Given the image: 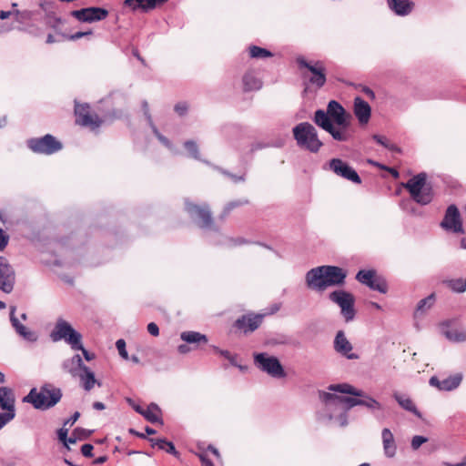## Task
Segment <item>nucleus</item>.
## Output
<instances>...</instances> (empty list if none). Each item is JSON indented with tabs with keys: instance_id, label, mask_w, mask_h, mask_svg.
<instances>
[{
	"instance_id": "f257e3e1",
	"label": "nucleus",
	"mask_w": 466,
	"mask_h": 466,
	"mask_svg": "<svg viewBox=\"0 0 466 466\" xmlns=\"http://www.w3.org/2000/svg\"><path fill=\"white\" fill-rule=\"evenodd\" d=\"M335 391H319V399L324 404L325 418L328 420H335L339 426L348 425V411L360 406L361 397H346L336 394Z\"/></svg>"
},
{
	"instance_id": "f03ea898",
	"label": "nucleus",
	"mask_w": 466,
	"mask_h": 466,
	"mask_svg": "<svg viewBox=\"0 0 466 466\" xmlns=\"http://www.w3.org/2000/svg\"><path fill=\"white\" fill-rule=\"evenodd\" d=\"M62 396V390L59 388L46 383L38 390L33 388L23 400L31 403L36 410H46L56 406Z\"/></svg>"
},
{
	"instance_id": "7ed1b4c3",
	"label": "nucleus",
	"mask_w": 466,
	"mask_h": 466,
	"mask_svg": "<svg viewBox=\"0 0 466 466\" xmlns=\"http://www.w3.org/2000/svg\"><path fill=\"white\" fill-rule=\"evenodd\" d=\"M328 390L330 391L349 394L354 397H361L360 406L366 407L373 414L376 420L380 421L385 420L384 406L371 396L367 395L363 390H358L349 383L331 384L328 387Z\"/></svg>"
},
{
	"instance_id": "20e7f679",
	"label": "nucleus",
	"mask_w": 466,
	"mask_h": 466,
	"mask_svg": "<svg viewBox=\"0 0 466 466\" xmlns=\"http://www.w3.org/2000/svg\"><path fill=\"white\" fill-rule=\"evenodd\" d=\"M403 187L408 190L411 199L421 206L430 204L433 199V189L427 183L425 173L413 176L403 184Z\"/></svg>"
},
{
	"instance_id": "39448f33",
	"label": "nucleus",
	"mask_w": 466,
	"mask_h": 466,
	"mask_svg": "<svg viewBox=\"0 0 466 466\" xmlns=\"http://www.w3.org/2000/svg\"><path fill=\"white\" fill-rule=\"evenodd\" d=\"M297 145L312 153H317L323 143L319 139L316 128L309 122H301L292 129Z\"/></svg>"
},
{
	"instance_id": "423d86ee",
	"label": "nucleus",
	"mask_w": 466,
	"mask_h": 466,
	"mask_svg": "<svg viewBox=\"0 0 466 466\" xmlns=\"http://www.w3.org/2000/svg\"><path fill=\"white\" fill-rule=\"evenodd\" d=\"M297 64L304 80L318 88L326 83V70L320 61H307L303 56L297 58Z\"/></svg>"
},
{
	"instance_id": "0eeeda50",
	"label": "nucleus",
	"mask_w": 466,
	"mask_h": 466,
	"mask_svg": "<svg viewBox=\"0 0 466 466\" xmlns=\"http://www.w3.org/2000/svg\"><path fill=\"white\" fill-rule=\"evenodd\" d=\"M50 338L55 342L65 340L71 349L81 348L82 335L63 319H57Z\"/></svg>"
},
{
	"instance_id": "6e6552de",
	"label": "nucleus",
	"mask_w": 466,
	"mask_h": 466,
	"mask_svg": "<svg viewBox=\"0 0 466 466\" xmlns=\"http://www.w3.org/2000/svg\"><path fill=\"white\" fill-rule=\"evenodd\" d=\"M329 299L336 303L340 308V313L346 322L352 321L356 315L354 309L355 299L354 296L343 289L332 291L329 295Z\"/></svg>"
},
{
	"instance_id": "1a4fd4ad",
	"label": "nucleus",
	"mask_w": 466,
	"mask_h": 466,
	"mask_svg": "<svg viewBox=\"0 0 466 466\" xmlns=\"http://www.w3.org/2000/svg\"><path fill=\"white\" fill-rule=\"evenodd\" d=\"M186 211L188 213L192 220H194L198 227L205 229L217 230L214 226L211 212L208 205L201 206L195 205L192 202L186 200Z\"/></svg>"
},
{
	"instance_id": "9d476101",
	"label": "nucleus",
	"mask_w": 466,
	"mask_h": 466,
	"mask_svg": "<svg viewBox=\"0 0 466 466\" xmlns=\"http://www.w3.org/2000/svg\"><path fill=\"white\" fill-rule=\"evenodd\" d=\"M254 363L260 370L273 378H283L286 375L278 358L267 353H255Z\"/></svg>"
},
{
	"instance_id": "9b49d317",
	"label": "nucleus",
	"mask_w": 466,
	"mask_h": 466,
	"mask_svg": "<svg viewBox=\"0 0 466 466\" xmlns=\"http://www.w3.org/2000/svg\"><path fill=\"white\" fill-rule=\"evenodd\" d=\"M314 122L322 129L329 132L332 138L337 141L345 142L349 141L351 137V135L349 131L339 130L334 127L332 120L327 111L322 109L317 110L314 115Z\"/></svg>"
},
{
	"instance_id": "f8f14e48",
	"label": "nucleus",
	"mask_w": 466,
	"mask_h": 466,
	"mask_svg": "<svg viewBox=\"0 0 466 466\" xmlns=\"http://www.w3.org/2000/svg\"><path fill=\"white\" fill-rule=\"evenodd\" d=\"M28 147L35 153L52 155L62 149V144L52 135L27 140Z\"/></svg>"
},
{
	"instance_id": "ddd939ff",
	"label": "nucleus",
	"mask_w": 466,
	"mask_h": 466,
	"mask_svg": "<svg viewBox=\"0 0 466 466\" xmlns=\"http://www.w3.org/2000/svg\"><path fill=\"white\" fill-rule=\"evenodd\" d=\"M327 112L339 130L349 131L351 116L337 101L331 100L328 104Z\"/></svg>"
},
{
	"instance_id": "4468645a",
	"label": "nucleus",
	"mask_w": 466,
	"mask_h": 466,
	"mask_svg": "<svg viewBox=\"0 0 466 466\" xmlns=\"http://www.w3.org/2000/svg\"><path fill=\"white\" fill-rule=\"evenodd\" d=\"M76 122L80 126L89 127L92 130L100 127L102 120L96 115L91 114L87 105H76Z\"/></svg>"
},
{
	"instance_id": "2eb2a0df",
	"label": "nucleus",
	"mask_w": 466,
	"mask_h": 466,
	"mask_svg": "<svg viewBox=\"0 0 466 466\" xmlns=\"http://www.w3.org/2000/svg\"><path fill=\"white\" fill-rule=\"evenodd\" d=\"M15 283L14 268L4 257H0V290L9 294L13 291Z\"/></svg>"
},
{
	"instance_id": "dca6fc26",
	"label": "nucleus",
	"mask_w": 466,
	"mask_h": 466,
	"mask_svg": "<svg viewBox=\"0 0 466 466\" xmlns=\"http://www.w3.org/2000/svg\"><path fill=\"white\" fill-rule=\"evenodd\" d=\"M329 167L332 172H334L339 177H341L355 184L361 183V179L358 173L346 162L342 161L339 158H332L331 160H329Z\"/></svg>"
},
{
	"instance_id": "f3484780",
	"label": "nucleus",
	"mask_w": 466,
	"mask_h": 466,
	"mask_svg": "<svg viewBox=\"0 0 466 466\" xmlns=\"http://www.w3.org/2000/svg\"><path fill=\"white\" fill-rule=\"evenodd\" d=\"M108 11L102 7H87L72 12V15L80 22L93 23L105 19Z\"/></svg>"
},
{
	"instance_id": "a211bd4d",
	"label": "nucleus",
	"mask_w": 466,
	"mask_h": 466,
	"mask_svg": "<svg viewBox=\"0 0 466 466\" xmlns=\"http://www.w3.org/2000/svg\"><path fill=\"white\" fill-rule=\"evenodd\" d=\"M441 227L446 230H451L455 233H463L460 212L455 205L448 207L444 218L441 223Z\"/></svg>"
},
{
	"instance_id": "6ab92c4d",
	"label": "nucleus",
	"mask_w": 466,
	"mask_h": 466,
	"mask_svg": "<svg viewBox=\"0 0 466 466\" xmlns=\"http://www.w3.org/2000/svg\"><path fill=\"white\" fill-rule=\"evenodd\" d=\"M307 287L317 291H324L328 287L322 266L311 268L305 276Z\"/></svg>"
},
{
	"instance_id": "aec40b11",
	"label": "nucleus",
	"mask_w": 466,
	"mask_h": 466,
	"mask_svg": "<svg viewBox=\"0 0 466 466\" xmlns=\"http://www.w3.org/2000/svg\"><path fill=\"white\" fill-rule=\"evenodd\" d=\"M462 374L456 373L443 380H440L436 376L431 377L429 384L441 391H451L456 390L462 381Z\"/></svg>"
},
{
	"instance_id": "412c9836",
	"label": "nucleus",
	"mask_w": 466,
	"mask_h": 466,
	"mask_svg": "<svg viewBox=\"0 0 466 466\" xmlns=\"http://www.w3.org/2000/svg\"><path fill=\"white\" fill-rule=\"evenodd\" d=\"M15 306L10 307V322L15 332L24 339L29 342H35L38 339V335L35 331L27 329L15 317Z\"/></svg>"
},
{
	"instance_id": "4be33fe9",
	"label": "nucleus",
	"mask_w": 466,
	"mask_h": 466,
	"mask_svg": "<svg viewBox=\"0 0 466 466\" xmlns=\"http://www.w3.org/2000/svg\"><path fill=\"white\" fill-rule=\"evenodd\" d=\"M352 345L342 330L338 331L334 339V350L348 360H357L359 355L352 352Z\"/></svg>"
},
{
	"instance_id": "5701e85b",
	"label": "nucleus",
	"mask_w": 466,
	"mask_h": 466,
	"mask_svg": "<svg viewBox=\"0 0 466 466\" xmlns=\"http://www.w3.org/2000/svg\"><path fill=\"white\" fill-rule=\"evenodd\" d=\"M325 274L327 287L339 286L345 283L347 272L336 266H322Z\"/></svg>"
},
{
	"instance_id": "b1692460",
	"label": "nucleus",
	"mask_w": 466,
	"mask_h": 466,
	"mask_svg": "<svg viewBox=\"0 0 466 466\" xmlns=\"http://www.w3.org/2000/svg\"><path fill=\"white\" fill-rule=\"evenodd\" d=\"M388 7L396 15H409L414 9L415 4L411 0H387Z\"/></svg>"
},
{
	"instance_id": "393cba45",
	"label": "nucleus",
	"mask_w": 466,
	"mask_h": 466,
	"mask_svg": "<svg viewBox=\"0 0 466 466\" xmlns=\"http://www.w3.org/2000/svg\"><path fill=\"white\" fill-rule=\"evenodd\" d=\"M61 366L65 372L69 373L74 378L77 377L80 371L83 370V368L86 367L79 354L66 359Z\"/></svg>"
},
{
	"instance_id": "a878e982",
	"label": "nucleus",
	"mask_w": 466,
	"mask_h": 466,
	"mask_svg": "<svg viewBox=\"0 0 466 466\" xmlns=\"http://www.w3.org/2000/svg\"><path fill=\"white\" fill-rule=\"evenodd\" d=\"M262 315H247L236 321V326L245 333L257 329L262 322Z\"/></svg>"
},
{
	"instance_id": "bb28decb",
	"label": "nucleus",
	"mask_w": 466,
	"mask_h": 466,
	"mask_svg": "<svg viewBox=\"0 0 466 466\" xmlns=\"http://www.w3.org/2000/svg\"><path fill=\"white\" fill-rule=\"evenodd\" d=\"M354 114L361 125L369 122L371 114L370 105L360 97L354 99Z\"/></svg>"
},
{
	"instance_id": "cd10ccee",
	"label": "nucleus",
	"mask_w": 466,
	"mask_h": 466,
	"mask_svg": "<svg viewBox=\"0 0 466 466\" xmlns=\"http://www.w3.org/2000/svg\"><path fill=\"white\" fill-rule=\"evenodd\" d=\"M383 452L387 458H393L397 452L394 436L390 429L384 428L381 431Z\"/></svg>"
},
{
	"instance_id": "c85d7f7f",
	"label": "nucleus",
	"mask_w": 466,
	"mask_h": 466,
	"mask_svg": "<svg viewBox=\"0 0 466 466\" xmlns=\"http://www.w3.org/2000/svg\"><path fill=\"white\" fill-rule=\"evenodd\" d=\"M167 1V0H125L124 5L134 11L140 9L144 12H147Z\"/></svg>"
},
{
	"instance_id": "c756f323",
	"label": "nucleus",
	"mask_w": 466,
	"mask_h": 466,
	"mask_svg": "<svg viewBox=\"0 0 466 466\" xmlns=\"http://www.w3.org/2000/svg\"><path fill=\"white\" fill-rule=\"evenodd\" d=\"M392 397L403 410L413 413L419 418L421 416L413 400L407 394L395 391Z\"/></svg>"
},
{
	"instance_id": "7c9ffc66",
	"label": "nucleus",
	"mask_w": 466,
	"mask_h": 466,
	"mask_svg": "<svg viewBox=\"0 0 466 466\" xmlns=\"http://www.w3.org/2000/svg\"><path fill=\"white\" fill-rule=\"evenodd\" d=\"M15 399L13 390L7 387H0V409L15 410Z\"/></svg>"
},
{
	"instance_id": "2f4dec72",
	"label": "nucleus",
	"mask_w": 466,
	"mask_h": 466,
	"mask_svg": "<svg viewBox=\"0 0 466 466\" xmlns=\"http://www.w3.org/2000/svg\"><path fill=\"white\" fill-rule=\"evenodd\" d=\"M77 377L79 378L83 388L86 391L91 390L95 384H97L98 386L101 385L100 382L96 380L94 372L86 366L83 368V370L80 371Z\"/></svg>"
},
{
	"instance_id": "473e14b6",
	"label": "nucleus",
	"mask_w": 466,
	"mask_h": 466,
	"mask_svg": "<svg viewBox=\"0 0 466 466\" xmlns=\"http://www.w3.org/2000/svg\"><path fill=\"white\" fill-rule=\"evenodd\" d=\"M435 302V295L431 294L427 298L420 299L414 310V319H419L424 316V314L431 309Z\"/></svg>"
},
{
	"instance_id": "72a5a7b5",
	"label": "nucleus",
	"mask_w": 466,
	"mask_h": 466,
	"mask_svg": "<svg viewBox=\"0 0 466 466\" xmlns=\"http://www.w3.org/2000/svg\"><path fill=\"white\" fill-rule=\"evenodd\" d=\"M142 106H143L144 114L147 116V118L148 120V123H149V125H150V127L152 128V131L155 134V136L157 137V139L159 140V142L161 144H163L167 148L172 149V145H171L170 141L166 137H164L158 131V129L156 127V126L153 124L151 115L149 114V108H148L147 102L144 101L143 104H142Z\"/></svg>"
},
{
	"instance_id": "f704fd0d",
	"label": "nucleus",
	"mask_w": 466,
	"mask_h": 466,
	"mask_svg": "<svg viewBox=\"0 0 466 466\" xmlns=\"http://www.w3.org/2000/svg\"><path fill=\"white\" fill-rule=\"evenodd\" d=\"M242 82L245 91L258 90L262 86V82L255 76L253 72H247L243 76Z\"/></svg>"
},
{
	"instance_id": "c9c22d12",
	"label": "nucleus",
	"mask_w": 466,
	"mask_h": 466,
	"mask_svg": "<svg viewBox=\"0 0 466 466\" xmlns=\"http://www.w3.org/2000/svg\"><path fill=\"white\" fill-rule=\"evenodd\" d=\"M180 339L188 344H201L208 342V337L198 331H183L180 334Z\"/></svg>"
},
{
	"instance_id": "e433bc0d",
	"label": "nucleus",
	"mask_w": 466,
	"mask_h": 466,
	"mask_svg": "<svg viewBox=\"0 0 466 466\" xmlns=\"http://www.w3.org/2000/svg\"><path fill=\"white\" fill-rule=\"evenodd\" d=\"M142 416L151 423H163L161 420V410L156 403H150Z\"/></svg>"
},
{
	"instance_id": "4c0bfd02",
	"label": "nucleus",
	"mask_w": 466,
	"mask_h": 466,
	"mask_svg": "<svg viewBox=\"0 0 466 466\" xmlns=\"http://www.w3.org/2000/svg\"><path fill=\"white\" fill-rule=\"evenodd\" d=\"M445 337L453 342H463L466 340V329H449L444 331Z\"/></svg>"
},
{
	"instance_id": "58836bf2",
	"label": "nucleus",
	"mask_w": 466,
	"mask_h": 466,
	"mask_svg": "<svg viewBox=\"0 0 466 466\" xmlns=\"http://www.w3.org/2000/svg\"><path fill=\"white\" fill-rule=\"evenodd\" d=\"M249 56L257 59H265L273 56V54L263 47L258 46H250L248 47Z\"/></svg>"
},
{
	"instance_id": "ea45409f",
	"label": "nucleus",
	"mask_w": 466,
	"mask_h": 466,
	"mask_svg": "<svg viewBox=\"0 0 466 466\" xmlns=\"http://www.w3.org/2000/svg\"><path fill=\"white\" fill-rule=\"evenodd\" d=\"M448 288L456 293H462L466 290V280L463 279H451L445 281Z\"/></svg>"
},
{
	"instance_id": "a19ab883",
	"label": "nucleus",
	"mask_w": 466,
	"mask_h": 466,
	"mask_svg": "<svg viewBox=\"0 0 466 466\" xmlns=\"http://www.w3.org/2000/svg\"><path fill=\"white\" fill-rule=\"evenodd\" d=\"M368 287L370 289L377 290L382 294H385L388 290L386 281L383 279L378 277L376 274L374 275L372 281L369 284Z\"/></svg>"
},
{
	"instance_id": "79ce46f5",
	"label": "nucleus",
	"mask_w": 466,
	"mask_h": 466,
	"mask_svg": "<svg viewBox=\"0 0 466 466\" xmlns=\"http://www.w3.org/2000/svg\"><path fill=\"white\" fill-rule=\"evenodd\" d=\"M372 138L380 145H381L382 147H386L387 149H389L390 151H392V152H398L400 153V149L398 146H396L395 144L391 143L386 137H383V136H380V135H373L372 136Z\"/></svg>"
},
{
	"instance_id": "37998d69",
	"label": "nucleus",
	"mask_w": 466,
	"mask_h": 466,
	"mask_svg": "<svg viewBox=\"0 0 466 466\" xmlns=\"http://www.w3.org/2000/svg\"><path fill=\"white\" fill-rule=\"evenodd\" d=\"M376 274L375 270H360L356 275V279L363 285L369 286V284L372 281L374 275Z\"/></svg>"
},
{
	"instance_id": "c03bdc74",
	"label": "nucleus",
	"mask_w": 466,
	"mask_h": 466,
	"mask_svg": "<svg viewBox=\"0 0 466 466\" xmlns=\"http://www.w3.org/2000/svg\"><path fill=\"white\" fill-rule=\"evenodd\" d=\"M184 147L187 149L188 156L194 159L202 161L197 143L193 140H187L184 143Z\"/></svg>"
},
{
	"instance_id": "a18cd8bd",
	"label": "nucleus",
	"mask_w": 466,
	"mask_h": 466,
	"mask_svg": "<svg viewBox=\"0 0 466 466\" xmlns=\"http://www.w3.org/2000/svg\"><path fill=\"white\" fill-rule=\"evenodd\" d=\"M4 410V412H0V431L15 417V410Z\"/></svg>"
},
{
	"instance_id": "49530a36",
	"label": "nucleus",
	"mask_w": 466,
	"mask_h": 466,
	"mask_svg": "<svg viewBox=\"0 0 466 466\" xmlns=\"http://www.w3.org/2000/svg\"><path fill=\"white\" fill-rule=\"evenodd\" d=\"M157 443V448L159 450L166 451L167 453L172 454L174 456H177V451L174 446V444L171 441H168L165 439H162Z\"/></svg>"
},
{
	"instance_id": "de8ad7c7",
	"label": "nucleus",
	"mask_w": 466,
	"mask_h": 466,
	"mask_svg": "<svg viewBox=\"0 0 466 466\" xmlns=\"http://www.w3.org/2000/svg\"><path fill=\"white\" fill-rule=\"evenodd\" d=\"M116 347L118 350V353L119 355L124 359V360H128V353L126 350V342L124 339H117L116 342Z\"/></svg>"
},
{
	"instance_id": "09e8293b",
	"label": "nucleus",
	"mask_w": 466,
	"mask_h": 466,
	"mask_svg": "<svg viewBox=\"0 0 466 466\" xmlns=\"http://www.w3.org/2000/svg\"><path fill=\"white\" fill-rule=\"evenodd\" d=\"M67 434H68V429L66 427H62L59 430H57V437L58 440L66 446H67Z\"/></svg>"
},
{
	"instance_id": "8fccbe9b",
	"label": "nucleus",
	"mask_w": 466,
	"mask_h": 466,
	"mask_svg": "<svg viewBox=\"0 0 466 466\" xmlns=\"http://www.w3.org/2000/svg\"><path fill=\"white\" fill-rule=\"evenodd\" d=\"M427 438L416 435L411 440V447L413 450H418L423 443L427 441Z\"/></svg>"
},
{
	"instance_id": "3c124183",
	"label": "nucleus",
	"mask_w": 466,
	"mask_h": 466,
	"mask_svg": "<svg viewBox=\"0 0 466 466\" xmlns=\"http://www.w3.org/2000/svg\"><path fill=\"white\" fill-rule=\"evenodd\" d=\"M175 112L180 116H185L188 110V105L186 102H179L174 107Z\"/></svg>"
},
{
	"instance_id": "603ef678",
	"label": "nucleus",
	"mask_w": 466,
	"mask_h": 466,
	"mask_svg": "<svg viewBox=\"0 0 466 466\" xmlns=\"http://www.w3.org/2000/svg\"><path fill=\"white\" fill-rule=\"evenodd\" d=\"M89 434H90V431H88L87 430L82 429V428H76L73 431V435L77 436V438L79 440H84V439L87 438L89 436Z\"/></svg>"
},
{
	"instance_id": "864d4df0",
	"label": "nucleus",
	"mask_w": 466,
	"mask_h": 466,
	"mask_svg": "<svg viewBox=\"0 0 466 466\" xmlns=\"http://www.w3.org/2000/svg\"><path fill=\"white\" fill-rule=\"evenodd\" d=\"M92 35V31H90V30L86 31V32L79 31V32H76L75 34H72V35L66 36V38L71 41H76V40L80 39L83 36H86V35Z\"/></svg>"
},
{
	"instance_id": "5fc2aeb1",
	"label": "nucleus",
	"mask_w": 466,
	"mask_h": 466,
	"mask_svg": "<svg viewBox=\"0 0 466 466\" xmlns=\"http://www.w3.org/2000/svg\"><path fill=\"white\" fill-rule=\"evenodd\" d=\"M93 445L86 443L81 447V452L85 457L91 458L93 456Z\"/></svg>"
},
{
	"instance_id": "6e6d98bb",
	"label": "nucleus",
	"mask_w": 466,
	"mask_h": 466,
	"mask_svg": "<svg viewBox=\"0 0 466 466\" xmlns=\"http://www.w3.org/2000/svg\"><path fill=\"white\" fill-rule=\"evenodd\" d=\"M9 241V236L6 235L2 228H0V250H4Z\"/></svg>"
},
{
	"instance_id": "4d7b16f0",
	"label": "nucleus",
	"mask_w": 466,
	"mask_h": 466,
	"mask_svg": "<svg viewBox=\"0 0 466 466\" xmlns=\"http://www.w3.org/2000/svg\"><path fill=\"white\" fill-rule=\"evenodd\" d=\"M245 203H247V201H245ZM242 204H244V202L241 201H233L228 203L224 208L223 216H227L235 207L241 206Z\"/></svg>"
},
{
	"instance_id": "13d9d810",
	"label": "nucleus",
	"mask_w": 466,
	"mask_h": 466,
	"mask_svg": "<svg viewBox=\"0 0 466 466\" xmlns=\"http://www.w3.org/2000/svg\"><path fill=\"white\" fill-rule=\"evenodd\" d=\"M79 417H80V413L78 411L74 412V414L69 419H67L66 420L64 421V423H63L64 427L73 426L76 423V421L79 419Z\"/></svg>"
},
{
	"instance_id": "bf43d9fd",
	"label": "nucleus",
	"mask_w": 466,
	"mask_h": 466,
	"mask_svg": "<svg viewBox=\"0 0 466 466\" xmlns=\"http://www.w3.org/2000/svg\"><path fill=\"white\" fill-rule=\"evenodd\" d=\"M222 174H224L225 176L230 177L232 179L233 182L235 183H238V182H243L245 180V177L244 176H237V175H234V174H231L226 170H220Z\"/></svg>"
},
{
	"instance_id": "052dcab7",
	"label": "nucleus",
	"mask_w": 466,
	"mask_h": 466,
	"mask_svg": "<svg viewBox=\"0 0 466 466\" xmlns=\"http://www.w3.org/2000/svg\"><path fill=\"white\" fill-rule=\"evenodd\" d=\"M74 350H81L82 353H83V356L84 358L87 360V361H90L92 360L95 359V354L94 353H90L88 350H86L83 344L81 343V348H76V349H73Z\"/></svg>"
},
{
	"instance_id": "680f3d73",
	"label": "nucleus",
	"mask_w": 466,
	"mask_h": 466,
	"mask_svg": "<svg viewBox=\"0 0 466 466\" xmlns=\"http://www.w3.org/2000/svg\"><path fill=\"white\" fill-rule=\"evenodd\" d=\"M13 12H14L13 15L15 16L16 21L20 22V21L29 17V12H27V11L20 12L19 10L15 9V10H13Z\"/></svg>"
},
{
	"instance_id": "e2e57ef3",
	"label": "nucleus",
	"mask_w": 466,
	"mask_h": 466,
	"mask_svg": "<svg viewBox=\"0 0 466 466\" xmlns=\"http://www.w3.org/2000/svg\"><path fill=\"white\" fill-rule=\"evenodd\" d=\"M147 331L154 337L159 335L158 326L155 322H150L147 324Z\"/></svg>"
},
{
	"instance_id": "0e129e2a",
	"label": "nucleus",
	"mask_w": 466,
	"mask_h": 466,
	"mask_svg": "<svg viewBox=\"0 0 466 466\" xmlns=\"http://www.w3.org/2000/svg\"><path fill=\"white\" fill-rule=\"evenodd\" d=\"M373 165L380 167L381 169H385V170H388L390 175L395 177V178H398L399 177V172L393 168V167H385L383 165H380V164H378V163H375V162H372Z\"/></svg>"
},
{
	"instance_id": "69168bd1",
	"label": "nucleus",
	"mask_w": 466,
	"mask_h": 466,
	"mask_svg": "<svg viewBox=\"0 0 466 466\" xmlns=\"http://www.w3.org/2000/svg\"><path fill=\"white\" fill-rule=\"evenodd\" d=\"M207 451H210L217 459H218V460L221 459V455H220L218 450L212 444L208 445Z\"/></svg>"
},
{
	"instance_id": "338daca9",
	"label": "nucleus",
	"mask_w": 466,
	"mask_h": 466,
	"mask_svg": "<svg viewBox=\"0 0 466 466\" xmlns=\"http://www.w3.org/2000/svg\"><path fill=\"white\" fill-rule=\"evenodd\" d=\"M213 349H214V350L216 352H218V354H220L221 356H223L227 360L229 359V357L231 358V353L228 350H219L218 347H215V346L213 347Z\"/></svg>"
},
{
	"instance_id": "774afa93",
	"label": "nucleus",
	"mask_w": 466,
	"mask_h": 466,
	"mask_svg": "<svg viewBox=\"0 0 466 466\" xmlns=\"http://www.w3.org/2000/svg\"><path fill=\"white\" fill-rule=\"evenodd\" d=\"M362 92L367 96H369L370 98L371 99H374L375 98V94L374 92L368 86H364L362 88Z\"/></svg>"
}]
</instances>
